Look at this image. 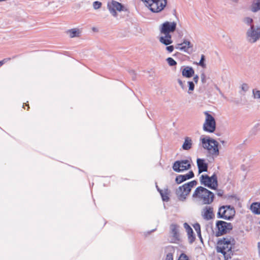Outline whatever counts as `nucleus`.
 I'll return each mask as SVG.
<instances>
[{"label":"nucleus","mask_w":260,"mask_h":260,"mask_svg":"<svg viewBox=\"0 0 260 260\" xmlns=\"http://www.w3.org/2000/svg\"><path fill=\"white\" fill-rule=\"evenodd\" d=\"M171 229L173 237L175 239H178L179 237V234L178 232L177 226L175 224H172L171 226Z\"/></svg>","instance_id":"obj_26"},{"label":"nucleus","mask_w":260,"mask_h":260,"mask_svg":"<svg viewBox=\"0 0 260 260\" xmlns=\"http://www.w3.org/2000/svg\"><path fill=\"white\" fill-rule=\"evenodd\" d=\"M192 197L203 205H209L214 201V194L204 187L199 186L195 189Z\"/></svg>","instance_id":"obj_1"},{"label":"nucleus","mask_w":260,"mask_h":260,"mask_svg":"<svg viewBox=\"0 0 260 260\" xmlns=\"http://www.w3.org/2000/svg\"><path fill=\"white\" fill-rule=\"evenodd\" d=\"M192 140L190 137H186L185 138L184 142L182 145V148L184 150H188L192 147Z\"/></svg>","instance_id":"obj_24"},{"label":"nucleus","mask_w":260,"mask_h":260,"mask_svg":"<svg viewBox=\"0 0 260 260\" xmlns=\"http://www.w3.org/2000/svg\"><path fill=\"white\" fill-rule=\"evenodd\" d=\"M178 83L179 84V85H180V86L182 87V89H184V86L183 85V82L181 81V80L180 79H178Z\"/></svg>","instance_id":"obj_40"},{"label":"nucleus","mask_w":260,"mask_h":260,"mask_svg":"<svg viewBox=\"0 0 260 260\" xmlns=\"http://www.w3.org/2000/svg\"><path fill=\"white\" fill-rule=\"evenodd\" d=\"M165 260H173V254L171 253L167 254Z\"/></svg>","instance_id":"obj_38"},{"label":"nucleus","mask_w":260,"mask_h":260,"mask_svg":"<svg viewBox=\"0 0 260 260\" xmlns=\"http://www.w3.org/2000/svg\"><path fill=\"white\" fill-rule=\"evenodd\" d=\"M204 212L203 214V216L205 219L209 220L214 217V215L213 213L212 207L206 206L204 208Z\"/></svg>","instance_id":"obj_18"},{"label":"nucleus","mask_w":260,"mask_h":260,"mask_svg":"<svg viewBox=\"0 0 260 260\" xmlns=\"http://www.w3.org/2000/svg\"><path fill=\"white\" fill-rule=\"evenodd\" d=\"M193 228H194L195 231L197 232V233L201 231V227H200V225L199 223H195L193 225Z\"/></svg>","instance_id":"obj_34"},{"label":"nucleus","mask_w":260,"mask_h":260,"mask_svg":"<svg viewBox=\"0 0 260 260\" xmlns=\"http://www.w3.org/2000/svg\"><path fill=\"white\" fill-rule=\"evenodd\" d=\"M199 77L198 76L196 75L193 77V81L197 83L198 81Z\"/></svg>","instance_id":"obj_41"},{"label":"nucleus","mask_w":260,"mask_h":260,"mask_svg":"<svg viewBox=\"0 0 260 260\" xmlns=\"http://www.w3.org/2000/svg\"><path fill=\"white\" fill-rule=\"evenodd\" d=\"M174 49V47L173 45L169 46L166 47V50L169 53H171L173 51Z\"/></svg>","instance_id":"obj_37"},{"label":"nucleus","mask_w":260,"mask_h":260,"mask_svg":"<svg viewBox=\"0 0 260 260\" xmlns=\"http://www.w3.org/2000/svg\"><path fill=\"white\" fill-rule=\"evenodd\" d=\"M188 86H189V91H192L194 89V84L193 82L192 81H188ZM189 93H190L189 91H188Z\"/></svg>","instance_id":"obj_33"},{"label":"nucleus","mask_w":260,"mask_h":260,"mask_svg":"<svg viewBox=\"0 0 260 260\" xmlns=\"http://www.w3.org/2000/svg\"><path fill=\"white\" fill-rule=\"evenodd\" d=\"M170 66L173 67L177 64V62L172 57H168L166 59Z\"/></svg>","instance_id":"obj_27"},{"label":"nucleus","mask_w":260,"mask_h":260,"mask_svg":"<svg viewBox=\"0 0 260 260\" xmlns=\"http://www.w3.org/2000/svg\"><path fill=\"white\" fill-rule=\"evenodd\" d=\"M194 176L193 172L190 171L186 174L177 176L175 179V181L177 184H180L188 179L193 178Z\"/></svg>","instance_id":"obj_15"},{"label":"nucleus","mask_w":260,"mask_h":260,"mask_svg":"<svg viewBox=\"0 0 260 260\" xmlns=\"http://www.w3.org/2000/svg\"><path fill=\"white\" fill-rule=\"evenodd\" d=\"M66 32L71 38L79 37L81 34L82 29L78 28H74L68 30Z\"/></svg>","instance_id":"obj_19"},{"label":"nucleus","mask_w":260,"mask_h":260,"mask_svg":"<svg viewBox=\"0 0 260 260\" xmlns=\"http://www.w3.org/2000/svg\"><path fill=\"white\" fill-rule=\"evenodd\" d=\"M102 6V3L99 1H95L93 3V8L95 10L100 9Z\"/></svg>","instance_id":"obj_30"},{"label":"nucleus","mask_w":260,"mask_h":260,"mask_svg":"<svg viewBox=\"0 0 260 260\" xmlns=\"http://www.w3.org/2000/svg\"><path fill=\"white\" fill-rule=\"evenodd\" d=\"M202 76H203L202 79H204V74H203V75H202Z\"/></svg>","instance_id":"obj_44"},{"label":"nucleus","mask_w":260,"mask_h":260,"mask_svg":"<svg viewBox=\"0 0 260 260\" xmlns=\"http://www.w3.org/2000/svg\"><path fill=\"white\" fill-rule=\"evenodd\" d=\"M200 182L201 185L212 189H217L218 184L217 177L214 173L211 177L207 175H202L200 177Z\"/></svg>","instance_id":"obj_6"},{"label":"nucleus","mask_w":260,"mask_h":260,"mask_svg":"<svg viewBox=\"0 0 260 260\" xmlns=\"http://www.w3.org/2000/svg\"><path fill=\"white\" fill-rule=\"evenodd\" d=\"M205 59V56H204V55L202 54L201 55V58L200 61L199 62L198 64L203 68L206 67V64L204 63Z\"/></svg>","instance_id":"obj_29"},{"label":"nucleus","mask_w":260,"mask_h":260,"mask_svg":"<svg viewBox=\"0 0 260 260\" xmlns=\"http://www.w3.org/2000/svg\"><path fill=\"white\" fill-rule=\"evenodd\" d=\"M206 116L205 121L203 124V129L205 132L212 133L216 129V122L215 118L208 112H204Z\"/></svg>","instance_id":"obj_8"},{"label":"nucleus","mask_w":260,"mask_h":260,"mask_svg":"<svg viewBox=\"0 0 260 260\" xmlns=\"http://www.w3.org/2000/svg\"><path fill=\"white\" fill-rule=\"evenodd\" d=\"M247 40L251 43H254L260 39V26L251 25L246 32Z\"/></svg>","instance_id":"obj_9"},{"label":"nucleus","mask_w":260,"mask_h":260,"mask_svg":"<svg viewBox=\"0 0 260 260\" xmlns=\"http://www.w3.org/2000/svg\"><path fill=\"white\" fill-rule=\"evenodd\" d=\"M244 22L248 25H250L251 26V25H252V23L253 22V19L250 17H246L244 19Z\"/></svg>","instance_id":"obj_31"},{"label":"nucleus","mask_w":260,"mask_h":260,"mask_svg":"<svg viewBox=\"0 0 260 260\" xmlns=\"http://www.w3.org/2000/svg\"><path fill=\"white\" fill-rule=\"evenodd\" d=\"M252 94L254 99H260V90L254 89L252 90Z\"/></svg>","instance_id":"obj_28"},{"label":"nucleus","mask_w":260,"mask_h":260,"mask_svg":"<svg viewBox=\"0 0 260 260\" xmlns=\"http://www.w3.org/2000/svg\"><path fill=\"white\" fill-rule=\"evenodd\" d=\"M241 89L242 90L245 92L248 90L249 86L247 84L243 83L241 86Z\"/></svg>","instance_id":"obj_35"},{"label":"nucleus","mask_w":260,"mask_h":260,"mask_svg":"<svg viewBox=\"0 0 260 260\" xmlns=\"http://www.w3.org/2000/svg\"><path fill=\"white\" fill-rule=\"evenodd\" d=\"M107 8L112 15L116 17L117 16V13L116 11L117 10L119 12L122 11L123 6L121 3L112 0L111 2L108 3Z\"/></svg>","instance_id":"obj_14"},{"label":"nucleus","mask_w":260,"mask_h":260,"mask_svg":"<svg viewBox=\"0 0 260 260\" xmlns=\"http://www.w3.org/2000/svg\"><path fill=\"white\" fill-rule=\"evenodd\" d=\"M250 10L255 13L260 10V0H253L250 6Z\"/></svg>","instance_id":"obj_22"},{"label":"nucleus","mask_w":260,"mask_h":260,"mask_svg":"<svg viewBox=\"0 0 260 260\" xmlns=\"http://www.w3.org/2000/svg\"><path fill=\"white\" fill-rule=\"evenodd\" d=\"M178 260H189L188 257L185 253H182L180 254Z\"/></svg>","instance_id":"obj_32"},{"label":"nucleus","mask_w":260,"mask_h":260,"mask_svg":"<svg viewBox=\"0 0 260 260\" xmlns=\"http://www.w3.org/2000/svg\"><path fill=\"white\" fill-rule=\"evenodd\" d=\"M198 182L196 180H192L183 185L179 186L176 190V194L180 201L185 200L186 196L189 193L191 188L197 185Z\"/></svg>","instance_id":"obj_5"},{"label":"nucleus","mask_w":260,"mask_h":260,"mask_svg":"<svg viewBox=\"0 0 260 260\" xmlns=\"http://www.w3.org/2000/svg\"><path fill=\"white\" fill-rule=\"evenodd\" d=\"M235 240L231 236L223 237L217 242V251L221 253L225 259L231 257L233 254L232 249L234 244Z\"/></svg>","instance_id":"obj_2"},{"label":"nucleus","mask_w":260,"mask_h":260,"mask_svg":"<svg viewBox=\"0 0 260 260\" xmlns=\"http://www.w3.org/2000/svg\"><path fill=\"white\" fill-rule=\"evenodd\" d=\"M184 227L187 233L188 239L189 243L192 244L196 239V237L193 234V232L191 228L187 223H184Z\"/></svg>","instance_id":"obj_17"},{"label":"nucleus","mask_w":260,"mask_h":260,"mask_svg":"<svg viewBox=\"0 0 260 260\" xmlns=\"http://www.w3.org/2000/svg\"><path fill=\"white\" fill-rule=\"evenodd\" d=\"M197 166L199 170V173L200 174L208 170V164L205 160L202 158H198L197 160Z\"/></svg>","instance_id":"obj_16"},{"label":"nucleus","mask_w":260,"mask_h":260,"mask_svg":"<svg viewBox=\"0 0 260 260\" xmlns=\"http://www.w3.org/2000/svg\"><path fill=\"white\" fill-rule=\"evenodd\" d=\"M11 60V58H6L0 61V67L2 66L4 64L7 62L8 61Z\"/></svg>","instance_id":"obj_36"},{"label":"nucleus","mask_w":260,"mask_h":260,"mask_svg":"<svg viewBox=\"0 0 260 260\" xmlns=\"http://www.w3.org/2000/svg\"><path fill=\"white\" fill-rule=\"evenodd\" d=\"M158 191L160 193L162 200L164 201L168 202L169 200V197L168 194V189H166L165 191L160 189V188H158Z\"/></svg>","instance_id":"obj_25"},{"label":"nucleus","mask_w":260,"mask_h":260,"mask_svg":"<svg viewBox=\"0 0 260 260\" xmlns=\"http://www.w3.org/2000/svg\"><path fill=\"white\" fill-rule=\"evenodd\" d=\"M216 226L218 229L216 235L218 237L229 233L233 229V225L231 223H228L221 220L217 221Z\"/></svg>","instance_id":"obj_11"},{"label":"nucleus","mask_w":260,"mask_h":260,"mask_svg":"<svg viewBox=\"0 0 260 260\" xmlns=\"http://www.w3.org/2000/svg\"><path fill=\"white\" fill-rule=\"evenodd\" d=\"M200 140L203 148L207 149L211 155L214 156H217L219 155L218 143L215 140L208 136H202Z\"/></svg>","instance_id":"obj_3"},{"label":"nucleus","mask_w":260,"mask_h":260,"mask_svg":"<svg viewBox=\"0 0 260 260\" xmlns=\"http://www.w3.org/2000/svg\"><path fill=\"white\" fill-rule=\"evenodd\" d=\"M194 70L191 67H186L182 70V75L190 78L194 74Z\"/></svg>","instance_id":"obj_23"},{"label":"nucleus","mask_w":260,"mask_h":260,"mask_svg":"<svg viewBox=\"0 0 260 260\" xmlns=\"http://www.w3.org/2000/svg\"><path fill=\"white\" fill-rule=\"evenodd\" d=\"M235 210L231 206H222L219 208L217 216L218 218L230 220L233 219L235 215Z\"/></svg>","instance_id":"obj_7"},{"label":"nucleus","mask_w":260,"mask_h":260,"mask_svg":"<svg viewBox=\"0 0 260 260\" xmlns=\"http://www.w3.org/2000/svg\"><path fill=\"white\" fill-rule=\"evenodd\" d=\"M153 13L161 12L166 7L167 0H142Z\"/></svg>","instance_id":"obj_4"},{"label":"nucleus","mask_w":260,"mask_h":260,"mask_svg":"<svg viewBox=\"0 0 260 260\" xmlns=\"http://www.w3.org/2000/svg\"><path fill=\"white\" fill-rule=\"evenodd\" d=\"M156 187L157 189L158 190V188H159L156 183Z\"/></svg>","instance_id":"obj_43"},{"label":"nucleus","mask_w":260,"mask_h":260,"mask_svg":"<svg viewBox=\"0 0 260 260\" xmlns=\"http://www.w3.org/2000/svg\"><path fill=\"white\" fill-rule=\"evenodd\" d=\"M193 45L189 41L184 39L181 43H178L175 46L176 49L183 51L188 54H191L193 51Z\"/></svg>","instance_id":"obj_12"},{"label":"nucleus","mask_w":260,"mask_h":260,"mask_svg":"<svg viewBox=\"0 0 260 260\" xmlns=\"http://www.w3.org/2000/svg\"><path fill=\"white\" fill-rule=\"evenodd\" d=\"M250 210L255 214H260V203H252L250 207Z\"/></svg>","instance_id":"obj_21"},{"label":"nucleus","mask_w":260,"mask_h":260,"mask_svg":"<svg viewBox=\"0 0 260 260\" xmlns=\"http://www.w3.org/2000/svg\"><path fill=\"white\" fill-rule=\"evenodd\" d=\"M197 235L198 236V237L201 239V240H202V236H201V232L200 231V232H198L197 233Z\"/></svg>","instance_id":"obj_42"},{"label":"nucleus","mask_w":260,"mask_h":260,"mask_svg":"<svg viewBox=\"0 0 260 260\" xmlns=\"http://www.w3.org/2000/svg\"><path fill=\"white\" fill-rule=\"evenodd\" d=\"M224 191L222 189L217 190V194L219 197H222L223 195Z\"/></svg>","instance_id":"obj_39"},{"label":"nucleus","mask_w":260,"mask_h":260,"mask_svg":"<svg viewBox=\"0 0 260 260\" xmlns=\"http://www.w3.org/2000/svg\"><path fill=\"white\" fill-rule=\"evenodd\" d=\"M191 160L184 159L174 162L173 169L176 172H181L189 169L191 167Z\"/></svg>","instance_id":"obj_10"},{"label":"nucleus","mask_w":260,"mask_h":260,"mask_svg":"<svg viewBox=\"0 0 260 260\" xmlns=\"http://www.w3.org/2000/svg\"><path fill=\"white\" fill-rule=\"evenodd\" d=\"M164 36L159 37V41L165 45H170L173 43L172 36L170 34H163Z\"/></svg>","instance_id":"obj_20"},{"label":"nucleus","mask_w":260,"mask_h":260,"mask_svg":"<svg viewBox=\"0 0 260 260\" xmlns=\"http://www.w3.org/2000/svg\"><path fill=\"white\" fill-rule=\"evenodd\" d=\"M177 24L175 22L166 21L160 26L159 30L161 34H170L176 28Z\"/></svg>","instance_id":"obj_13"}]
</instances>
